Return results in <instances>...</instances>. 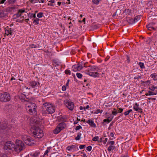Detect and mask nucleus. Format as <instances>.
<instances>
[{"instance_id": "obj_34", "label": "nucleus", "mask_w": 157, "mask_h": 157, "mask_svg": "<svg viewBox=\"0 0 157 157\" xmlns=\"http://www.w3.org/2000/svg\"><path fill=\"white\" fill-rule=\"evenodd\" d=\"M157 76V75L155 74H152L150 76L151 78H153V80H155V78H156Z\"/></svg>"}, {"instance_id": "obj_26", "label": "nucleus", "mask_w": 157, "mask_h": 157, "mask_svg": "<svg viewBox=\"0 0 157 157\" xmlns=\"http://www.w3.org/2000/svg\"><path fill=\"white\" fill-rule=\"evenodd\" d=\"M25 95L24 94H22L21 96H20L19 97V98L22 101L24 102L26 100H25Z\"/></svg>"}, {"instance_id": "obj_27", "label": "nucleus", "mask_w": 157, "mask_h": 157, "mask_svg": "<svg viewBox=\"0 0 157 157\" xmlns=\"http://www.w3.org/2000/svg\"><path fill=\"white\" fill-rule=\"evenodd\" d=\"M81 133H78V134L77 136L75 138V140H80V137L81 136Z\"/></svg>"}, {"instance_id": "obj_51", "label": "nucleus", "mask_w": 157, "mask_h": 157, "mask_svg": "<svg viewBox=\"0 0 157 157\" xmlns=\"http://www.w3.org/2000/svg\"><path fill=\"white\" fill-rule=\"evenodd\" d=\"M119 110H118V113H121L123 111V109L122 108H118Z\"/></svg>"}, {"instance_id": "obj_1", "label": "nucleus", "mask_w": 157, "mask_h": 157, "mask_svg": "<svg viewBox=\"0 0 157 157\" xmlns=\"http://www.w3.org/2000/svg\"><path fill=\"white\" fill-rule=\"evenodd\" d=\"M36 126H33L31 128L32 132L35 138H41L44 136L43 131L39 127L41 122L37 121L36 122Z\"/></svg>"}, {"instance_id": "obj_28", "label": "nucleus", "mask_w": 157, "mask_h": 157, "mask_svg": "<svg viewBox=\"0 0 157 157\" xmlns=\"http://www.w3.org/2000/svg\"><path fill=\"white\" fill-rule=\"evenodd\" d=\"M149 89L150 90L153 91L155 90V89H157V87L156 86H150L149 87Z\"/></svg>"}, {"instance_id": "obj_57", "label": "nucleus", "mask_w": 157, "mask_h": 157, "mask_svg": "<svg viewBox=\"0 0 157 157\" xmlns=\"http://www.w3.org/2000/svg\"><path fill=\"white\" fill-rule=\"evenodd\" d=\"M30 17H33L34 18H36V14H32L31 15Z\"/></svg>"}, {"instance_id": "obj_21", "label": "nucleus", "mask_w": 157, "mask_h": 157, "mask_svg": "<svg viewBox=\"0 0 157 157\" xmlns=\"http://www.w3.org/2000/svg\"><path fill=\"white\" fill-rule=\"evenodd\" d=\"M10 29H6L5 30V33L7 35H8L9 34L12 35V30Z\"/></svg>"}, {"instance_id": "obj_17", "label": "nucleus", "mask_w": 157, "mask_h": 157, "mask_svg": "<svg viewBox=\"0 0 157 157\" xmlns=\"http://www.w3.org/2000/svg\"><path fill=\"white\" fill-rule=\"evenodd\" d=\"M113 116H112L111 117H108L107 119H105L103 120V124L105 125L104 124L105 123L107 122L108 123L110 122L113 119Z\"/></svg>"}, {"instance_id": "obj_62", "label": "nucleus", "mask_w": 157, "mask_h": 157, "mask_svg": "<svg viewBox=\"0 0 157 157\" xmlns=\"http://www.w3.org/2000/svg\"><path fill=\"white\" fill-rule=\"evenodd\" d=\"M151 82L149 80H147L146 82H145V83L148 84H149Z\"/></svg>"}, {"instance_id": "obj_10", "label": "nucleus", "mask_w": 157, "mask_h": 157, "mask_svg": "<svg viewBox=\"0 0 157 157\" xmlns=\"http://www.w3.org/2000/svg\"><path fill=\"white\" fill-rule=\"evenodd\" d=\"M86 74L89 75L90 76L95 78L99 76V74L96 72H90L89 71H88L86 73Z\"/></svg>"}, {"instance_id": "obj_14", "label": "nucleus", "mask_w": 157, "mask_h": 157, "mask_svg": "<svg viewBox=\"0 0 157 157\" xmlns=\"http://www.w3.org/2000/svg\"><path fill=\"white\" fill-rule=\"evenodd\" d=\"M40 154V151H36L34 153L32 152L30 153V155L32 157H38Z\"/></svg>"}, {"instance_id": "obj_29", "label": "nucleus", "mask_w": 157, "mask_h": 157, "mask_svg": "<svg viewBox=\"0 0 157 157\" xmlns=\"http://www.w3.org/2000/svg\"><path fill=\"white\" fill-rule=\"evenodd\" d=\"M139 65L140 67L141 68L143 69L145 68V66L144 65V64L142 62H139Z\"/></svg>"}, {"instance_id": "obj_63", "label": "nucleus", "mask_w": 157, "mask_h": 157, "mask_svg": "<svg viewBox=\"0 0 157 157\" xmlns=\"http://www.w3.org/2000/svg\"><path fill=\"white\" fill-rule=\"evenodd\" d=\"M48 2H51V3H54L55 2V0H51L50 1H49Z\"/></svg>"}, {"instance_id": "obj_41", "label": "nucleus", "mask_w": 157, "mask_h": 157, "mask_svg": "<svg viewBox=\"0 0 157 157\" xmlns=\"http://www.w3.org/2000/svg\"><path fill=\"white\" fill-rule=\"evenodd\" d=\"M65 73L67 75H70L71 74V71L69 70H66L65 71Z\"/></svg>"}, {"instance_id": "obj_15", "label": "nucleus", "mask_w": 157, "mask_h": 157, "mask_svg": "<svg viewBox=\"0 0 157 157\" xmlns=\"http://www.w3.org/2000/svg\"><path fill=\"white\" fill-rule=\"evenodd\" d=\"M86 122L91 127L95 128L96 127V124L94 123L93 121L89 120L86 121Z\"/></svg>"}, {"instance_id": "obj_55", "label": "nucleus", "mask_w": 157, "mask_h": 157, "mask_svg": "<svg viewBox=\"0 0 157 157\" xmlns=\"http://www.w3.org/2000/svg\"><path fill=\"white\" fill-rule=\"evenodd\" d=\"M108 143L109 144H111V145L112 146L114 144V142L113 141H110Z\"/></svg>"}, {"instance_id": "obj_48", "label": "nucleus", "mask_w": 157, "mask_h": 157, "mask_svg": "<svg viewBox=\"0 0 157 157\" xmlns=\"http://www.w3.org/2000/svg\"><path fill=\"white\" fill-rule=\"evenodd\" d=\"M141 77L140 76L138 75L137 76H136L134 77V79H138L139 78H141Z\"/></svg>"}, {"instance_id": "obj_20", "label": "nucleus", "mask_w": 157, "mask_h": 157, "mask_svg": "<svg viewBox=\"0 0 157 157\" xmlns=\"http://www.w3.org/2000/svg\"><path fill=\"white\" fill-rule=\"evenodd\" d=\"M58 128V126H57L56 128L54 130L53 132L54 134H57L61 131L60 128Z\"/></svg>"}, {"instance_id": "obj_11", "label": "nucleus", "mask_w": 157, "mask_h": 157, "mask_svg": "<svg viewBox=\"0 0 157 157\" xmlns=\"http://www.w3.org/2000/svg\"><path fill=\"white\" fill-rule=\"evenodd\" d=\"M7 127V123L6 122H0V130L5 129Z\"/></svg>"}, {"instance_id": "obj_6", "label": "nucleus", "mask_w": 157, "mask_h": 157, "mask_svg": "<svg viewBox=\"0 0 157 157\" xmlns=\"http://www.w3.org/2000/svg\"><path fill=\"white\" fill-rule=\"evenodd\" d=\"M15 145L13 143L8 141L6 142L4 146V149L5 150H11L14 151Z\"/></svg>"}, {"instance_id": "obj_37", "label": "nucleus", "mask_w": 157, "mask_h": 157, "mask_svg": "<svg viewBox=\"0 0 157 157\" xmlns=\"http://www.w3.org/2000/svg\"><path fill=\"white\" fill-rule=\"evenodd\" d=\"M60 120L61 121L63 122L66 121V118L65 117H62L60 119Z\"/></svg>"}, {"instance_id": "obj_22", "label": "nucleus", "mask_w": 157, "mask_h": 157, "mask_svg": "<svg viewBox=\"0 0 157 157\" xmlns=\"http://www.w3.org/2000/svg\"><path fill=\"white\" fill-rule=\"evenodd\" d=\"M72 69L73 71L75 72L80 71L79 70H78V67L76 65H73L72 67Z\"/></svg>"}, {"instance_id": "obj_32", "label": "nucleus", "mask_w": 157, "mask_h": 157, "mask_svg": "<svg viewBox=\"0 0 157 157\" xmlns=\"http://www.w3.org/2000/svg\"><path fill=\"white\" fill-rule=\"evenodd\" d=\"M16 0H8L7 2L9 4H13L15 2Z\"/></svg>"}, {"instance_id": "obj_50", "label": "nucleus", "mask_w": 157, "mask_h": 157, "mask_svg": "<svg viewBox=\"0 0 157 157\" xmlns=\"http://www.w3.org/2000/svg\"><path fill=\"white\" fill-rule=\"evenodd\" d=\"M134 20V19L132 18L129 20V21L131 23V24H133L135 23V22Z\"/></svg>"}, {"instance_id": "obj_25", "label": "nucleus", "mask_w": 157, "mask_h": 157, "mask_svg": "<svg viewBox=\"0 0 157 157\" xmlns=\"http://www.w3.org/2000/svg\"><path fill=\"white\" fill-rule=\"evenodd\" d=\"M140 16H137L135 17L134 18V21L135 23L139 21H140Z\"/></svg>"}, {"instance_id": "obj_44", "label": "nucleus", "mask_w": 157, "mask_h": 157, "mask_svg": "<svg viewBox=\"0 0 157 157\" xmlns=\"http://www.w3.org/2000/svg\"><path fill=\"white\" fill-rule=\"evenodd\" d=\"M30 47L31 48H37V46L36 45H34V44H32L30 45Z\"/></svg>"}, {"instance_id": "obj_49", "label": "nucleus", "mask_w": 157, "mask_h": 157, "mask_svg": "<svg viewBox=\"0 0 157 157\" xmlns=\"http://www.w3.org/2000/svg\"><path fill=\"white\" fill-rule=\"evenodd\" d=\"M126 62L127 63H129L130 62V58L128 56H127Z\"/></svg>"}, {"instance_id": "obj_60", "label": "nucleus", "mask_w": 157, "mask_h": 157, "mask_svg": "<svg viewBox=\"0 0 157 157\" xmlns=\"http://www.w3.org/2000/svg\"><path fill=\"white\" fill-rule=\"evenodd\" d=\"M129 113L128 112V111H126L124 113V114L125 116L128 115L129 114Z\"/></svg>"}, {"instance_id": "obj_33", "label": "nucleus", "mask_w": 157, "mask_h": 157, "mask_svg": "<svg viewBox=\"0 0 157 157\" xmlns=\"http://www.w3.org/2000/svg\"><path fill=\"white\" fill-rule=\"evenodd\" d=\"M21 14H20V13H19V12L18 11V12L16 13V14H15L14 16H15V18H17L20 16H21Z\"/></svg>"}, {"instance_id": "obj_52", "label": "nucleus", "mask_w": 157, "mask_h": 157, "mask_svg": "<svg viewBox=\"0 0 157 157\" xmlns=\"http://www.w3.org/2000/svg\"><path fill=\"white\" fill-rule=\"evenodd\" d=\"M85 146L84 145H80L79 146V148L81 149H83L85 147Z\"/></svg>"}, {"instance_id": "obj_13", "label": "nucleus", "mask_w": 157, "mask_h": 157, "mask_svg": "<svg viewBox=\"0 0 157 157\" xmlns=\"http://www.w3.org/2000/svg\"><path fill=\"white\" fill-rule=\"evenodd\" d=\"M57 126H58V128H60L61 131L65 128L66 126V124L64 122L59 123Z\"/></svg>"}, {"instance_id": "obj_45", "label": "nucleus", "mask_w": 157, "mask_h": 157, "mask_svg": "<svg viewBox=\"0 0 157 157\" xmlns=\"http://www.w3.org/2000/svg\"><path fill=\"white\" fill-rule=\"evenodd\" d=\"M92 149V147L91 146H89L86 147V150L89 151H90Z\"/></svg>"}, {"instance_id": "obj_16", "label": "nucleus", "mask_w": 157, "mask_h": 157, "mask_svg": "<svg viewBox=\"0 0 157 157\" xmlns=\"http://www.w3.org/2000/svg\"><path fill=\"white\" fill-rule=\"evenodd\" d=\"M157 94V91H148V93H147L145 94V95L146 96H148V95H155Z\"/></svg>"}, {"instance_id": "obj_39", "label": "nucleus", "mask_w": 157, "mask_h": 157, "mask_svg": "<svg viewBox=\"0 0 157 157\" xmlns=\"http://www.w3.org/2000/svg\"><path fill=\"white\" fill-rule=\"evenodd\" d=\"M102 110H100L99 109H97L94 113L95 114H97L99 113H102Z\"/></svg>"}, {"instance_id": "obj_5", "label": "nucleus", "mask_w": 157, "mask_h": 157, "mask_svg": "<svg viewBox=\"0 0 157 157\" xmlns=\"http://www.w3.org/2000/svg\"><path fill=\"white\" fill-rule=\"evenodd\" d=\"M22 139L24 142L28 145H31L34 143V140L33 139H31L30 136L27 135L22 136Z\"/></svg>"}, {"instance_id": "obj_35", "label": "nucleus", "mask_w": 157, "mask_h": 157, "mask_svg": "<svg viewBox=\"0 0 157 157\" xmlns=\"http://www.w3.org/2000/svg\"><path fill=\"white\" fill-rule=\"evenodd\" d=\"M148 29L149 30H150V31H151L152 30H155V29L152 27H151L150 25H148Z\"/></svg>"}, {"instance_id": "obj_59", "label": "nucleus", "mask_w": 157, "mask_h": 157, "mask_svg": "<svg viewBox=\"0 0 157 157\" xmlns=\"http://www.w3.org/2000/svg\"><path fill=\"white\" fill-rule=\"evenodd\" d=\"M117 113V111H113L112 112V114L114 115H116Z\"/></svg>"}, {"instance_id": "obj_8", "label": "nucleus", "mask_w": 157, "mask_h": 157, "mask_svg": "<svg viewBox=\"0 0 157 157\" xmlns=\"http://www.w3.org/2000/svg\"><path fill=\"white\" fill-rule=\"evenodd\" d=\"M64 104L67 108L71 111H72L74 108V103L72 101L67 100L64 101Z\"/></svg>"}, {"instance_id": "obj_19", "label": "nucleus", "mask_w": 157, "mask_h": 157, "mask_svg": "<svg viewBox=\"0 0 157 157\" xmlns=\"http://www.w3.org/2000/svg\"><path fill=\"white\" fill-rule=\"evenodd\" d=\"M83 63L82 62H81L80 63H78L76 65L78 67V70H80L83 68V67L82 66Z\"/></svg>"}, {"instance_id": "obj_7", "label": "nucleus", "mask_w": 157, "mask_h": 157, "mask_svg": "<svg viewBox=\"0 0 157 157\" xmlns=\"http://www.w3.org/2000/svg\"><path fill=\"white\" fill-rule=\"evenodd\" d=\"M44 106L45 107L46 111L49 113H53L55 112V109L54 107L52 106L51 104H49L48 103H45L44 104Z\"/></svg>"}, {"instance_id": "obj_2", "label": "nucleus", "mask_w": 157, "mask_h": 157, "mask_svg": "<svg viewBox=\"0 0 157 157\" xmlns=\"http://www.w3.org/2000/svg\"><path fill=\"white\" fill-rule=\"evenodd\" d=\"M26 110L28 113L35 116L37 115V106L35 103L28 102L25 105Z\"/></svg>"}, {"instance_id": "obj_31", "label": "nucleus", "mask_w": 157, "mask_h": 157, "mask_svg": "<svg viewBox=\"0 0 157 157\" xmlns=\"http://www.w3.org/2000/svg\"><path fill=\"white\" fill-rule=\"evenodd\" d=\"M37 16L38 18L42 17L44 16L43 13L42 12H40L37 14Z\"/></svg>"}, {"instance_id": "obj_64", "label": "nucleus", "mask_w": 157, "mask_h": 157, "mask_svg": "<svg viewBox=\"0 0 157 157\" xmlns=\"http://www.w3.org/2000/svg\"><path fill=\"white\" fill-rule=\"evenodd\" d=\"M81 156L82 157H87L86 155V154L85 153H84L82 155H81Z\"/></svg>"}, {"instance_id": "obj_42", "label": "nucleus", "mask_w": 157, "mask_h": 157, "mask_svg": "<svg viewBox=\"0 0 157 157\" xmlns=\"http://www.w3.org/2000/svg\"><path fill=\"white\" fill-rule=\"evenodd\" d=\"M113 146L110 145L109 146L108 149V150L109 151H111L112 150V149H113Z\"/></svg>"}, {"instance_id": "obj_30", "label": "nucleus", "mask_w": 157, "mask_h": 157, "mask_svg": "<svg viewBox=\"0 0 157 157\" xmlns=\"http://www.w3.org/2000/svg\"><path fill=\"white\" fill-rule=\"evenodd\" d=\"M29 1L32 3H37L38 2H39V3H40V1L39 0H30Z\"/></svg>"}, {"instance_id": "obj_43", "label": "nucleus", "mask_w": 157, "mask_h": 157, "mask_svg": "<svg viewBox=\"0 0 157 157\" xmlns=\"http://www.w3.org/2000/svg\"><path fill=\"white\" fill-rule=\"evenodd\" d=\"M19 13L21 14L22 13L25 12V10H24L20 9L18 10Z\"/></svg>"}, {"instance_id": "obj_23", "label": "nucleus", "mask_w": 157, "mask_h": 157, "mask_svg": "<svg viewBox=\"0 0 157 157\" xmlns=\"http://www.w3.org/2000/svg\"><path fill=\"white\" fill-rule=\"evenodd\" d=\"M40 19L39 18L36 17L35 19H34L33 22L35 23V25L39 24V21Z\"/></svg>"}, {"instance_id": "obj_58", "label": "nucleus", "mask_w": 157, "mask_h": 157, "mask_svg": "<svg viewBox=\"0 0 157 157\" xmlns=\"http://www.w3.org/2000/svg\"><path fill=\"white\" fill-rule=\"evenodd\" d=\"M125 11L128 13V14H129V13L131 12V10H130L129 9L125 10Z\"/></svg>"}, {"instance_id": "obj_12", "label": "nucleus", "mask_w": 157, "mask_h": 157, "mask_svg": "<svg viewBox=\"0 0 157 157\" xmlns=\"http://www.w3.org/2000/svg\"><path fill=\"white\" fill-rule=\"evenodd\" d=\"M76 147H77V146L76 144L74 145H72L67 146L66 148V149L68 151L71 152V151H72V149Z\"/></svg>"}, {"instance_id": "obj_38", "label": "nucleus", "mask_w": 157, "mask_h": 157, "mask_svg": "<svg viewBox=\"0 0 157 157\" xmlns=\"http://www.w3.org/2000/svg\"><path fill=\"white\" fill-rule=\"evenodd\" d=\"M98 139H99L98 136H95L94 138H93L92 139V140L94 141H97L98 140Z\"/></svg>"}, {"instance_id": "obj_24", "label": "nucleus", "mask_w": 157, "mask_h": 157, "mask_svg": "<svg viewBox=\"0 0 157 157\" xmlns=\"http://www.w3.org/2000/svg\"><path fill=\"white\" fill-rule=\"evenodd\" d=\"M97 67H96V66H93L91 67H90V70H89V71H97ZM98 71V70H97Z\"/></svg>"}, {"instance_id": "obj_36", "label": "nucleus", "mask_w": 157, "mask_h": 157, "mask_svg": "<svg viewBox=\"0 0 157 157\" xmlns=\"http://www.w3.org/2000/svg\"><path fill=\"white\" fill-rule=\"evenodd\" d=\"M101 0H92V2L95 4L98 5Z\"/></svg>"}, {"instance_id": "obj_3", "label": "nucleus", "mask_w": 157, "mask_h": 157, "mask_svg": "<svg viewBox=\"0 0 157 157\" xmlns=\"http://www.w3.org/2000/svg\"><path fill=\"white\" fill-rule=\"evenodd\" d=\"M11 99L10 94L7 92H4L0 94V101L2 102L9 101Z\"/></svg>"}, {"instance_id": "obj_47", "label": "nucleus", "mask_w": 157, "mask_h": 157, "mask_svg": "<svg viewBox=\"0 0 157 157\" xmlns=\"http://www.w3.org/2000/svg\"><path fill=\"white\" fill-rule=\"evenodd\" d=\"M78 147H76L75 148L72 149V151H71V152H74L75 151H76L78 150Z\"/></svg>"}, {"instance_id": "obj_18", "label": "nucleus", "mask_w": 157, "mask_h": 157, "mask_svg": "<svg viewBox=\"0 0 157 157\" xmlns=\"http://www.w3.org/2000/svg\"><path fill=\"white\" fill-rule=\"evenodd\" d=\"M135 105L134 106L133 109H134L136 111L139 112H140L142 110V109L138 107L139 105L137 103H136L135 104Z\"/></svg>"}, {"instance_id": "obj_46", "label": "nucleus", "mask_w": 157, "mask_h": 157, "mask_svg": "<svg viewBox=\"0 0 157 157\" xmlns=\"http://www.w3.org/2000/svg\"><path fill=\"white\" fill-rule=\"evenodd\" d=\"M82 128V127L80 125H78L77 126H76L75 128V130H78L79 129H81Z\"/></svg>"}, {"instance_id": "obj_40", "label": "nucleus", "mask_w": 157, "mask_h": 157, "mask_svg": "<svg viewBox=\"0 0 157 157\" xmlns=\"http://www.w3.org/2000/svg\"><path fill=\"white\" fill-rule=\"evenodd\" d=\"M77 76L79 78H81L82 76V75L80 73H76Z\"/></svg>"}, {"instance_id": "obj_61", "label": "nucleus", "mask_w": 157, "mask_h": 157, "mask_svg": "<svg viewBox=\"0 0 157 157\" xmlns=\"http://www.w3.org/2000/svg\"><path fill=\"white\" fill-rule=\"evenodd\" d=\"M0 157H7V155L6 154L1 155Z\"/></svg>"}, {"instance_id": "obj_53", "label": "nucleus", "mask_w": 157, "mask_h": 157, "mask_svg": "<svg viewBox=\"0 0 157 157\" xmlns=\"http://www.w3.org/2000/svg\"><path fill=\"white\" fill-rule=\"evenodd\" d=\"M62 89L63 91H65L66 89V86H63L62 87Z\"/></svg>"}, {"instance_id": "obj_4", "label": "nucleus", "mask_w": 157, "mask_h": 157, "mask_svg": "<svg viewBox=\"0 0 157 157\" xmlns=\"http://www.w3.org/2000/svg\"><path fill=\"white\" fill-rule=\"evenodd\" d=\"M24 148L25 145L22 141L17 140H16L14 149L15 151L19 152L23 150Z\"/></svg>"}, {"instance_id": "obj_54", "label": "nucleus", "mask_w": 157, "mask_h": 157, "mask_svg": "<svg viewBox=\"0 0 157 157\" xmlns=\"http://www.w3.org/2000/svg\"><path fill=\"white\" fill-rule=\"evenodd\" d=\"M107 140L108 139L107 138H105L104 140L102 141L103 144H105Z\"/></svg>"}, {"instance_id": "obj_56", "label": "nucleus", "mask_w": 157, "mask_h": 157, "mask_svg": "<svg viewBox=\"0 0 157 157\" xmlns=\"http://www.w3.org/2000/svg\"><path fill=\"white\" fill-rule=\"evenodd\" d=\"M49 149V148H47V149ZM49 152V151L47 149L45 152L44 154V155H47V154Z\"/></svg>"}, {"instance_id": "obj_9", "label": "nucleus", "mask_w": 157, "mask_h": 157, "mask_svg": "<svg viewBox=\"0 0 157 157\" xmlns=\"http://www.w3.org/2000/svg\"><path fill=\"white\" fill-rule=\"evenodd\" d=\"M29 85L33 88H36L38 86H39V82L35 81H32L29 82Z\"/></svg>"}]
</instances>
